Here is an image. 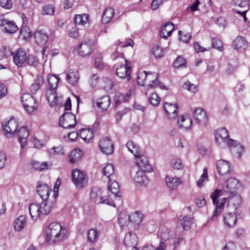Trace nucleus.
<instances>
[{"label":"nucleus","mask_w":250,"mask_h":250,"mask_svg":"<svg viewBox=\"0 0 250 250\" xmlns=\"http://www.w3.org/2000/svg\"><path fill=\"white\" fill-rule=\"evenodd\" d=\"M65 230L62 229L61 225L57 222L50 223L46 229V241L49 244L64 239Z\"/></svg>","instance_id":"nucleus-1"},{"label":"nucleus","mask_w":250,"mask_h":250,"mask_svg":"<svg viewBox=\"0 0 250 250\" xmlns=\"http://www.w3.org/2000/svg\"><path fill=\"white\" fill-rule=\"evenodd\" d=\"M53 205L48 199L42 200L40 204L32 203L29 206V211L32 218L37 220L41 215H48L52 210Z\"/></svg>","instance_id":"nucleus-2"},{"label":"nucleus","mask_w":250,"mask_h":250,"mask_svg":"<svg viewBox=\"0 0 250 250\" xmlns=\"http://www.w3.org/2000/svg\"><path fill=\"white\" fill-rule=\"evenodd\" d=\"M60 79L54 75H48L47 82L49 89L46 92L47 99L51 107L60 104V101L56 93Z\"/></svg>","instance_id":"nucleus-3"},{"label":"nucleus","mask_w":250,"mask_h":250,"mask_svg":"<svg viewBox=\"0 0 250 250\" xmlns=\"http://www.w3.org/2000/svg\"><path fill=\"white\" fill-rule=\"evenodd\" d=\"M76 124V116L71 112H65L60 118L59 125L64 128H74Z\"/></svg>","instance_id":"nucleus-4"},{"label":"nucleus","mask_w":250,"mask_h":250,"mask_svg":"<svg viewBox=\"0 0 250 250\" xmlns=\"http://www.w3.org/2000/svg\"><path fill=\"white\" fill-rule=\"evenodd\" d=\"M228 137L229 135L227 130L225 128H223L218 130L215 133V139L218 145L221 147H224L226 143H228L231 147L232 143L237 144L234 140L228 139Z\"/></svg>","instance_id":"nucleus-5"},{"label":"nucleus","mask_w":250,"mask_h":250,"mask_svg":"<svg viewBox=\"0 0 250 250\" xmlns=\"http://www.w3.org/2000/svg\"><path fill=\"white\" fill-rule=\"evenodd\" d=\"M18 122L14 118H11L5 125H2L4 135L7 137L16 135L18 133Z\"/></svg>","instance_id":"nucleus-6"},{"label":"nucleus","mask_w":250,"mask_h":250,"mask_svg":"<svg viewBox=\"0 0 250 250\" xmlns=\"http://www.w3.org/2000/svg\"><path fill=\"white\" fill-rule=\"evenodd\" d=\"M125 64L117 67L116 74L119 77L125 79L127 81L130 79L131 63L126 59L125 60Z\"/></svg>","instance_id":"nucleus-7"},{"label":"nucleus","mask_w":250,"mask_h":250,"mask_svg":"<svg viewBox=\"0 0 250 250\" xmlns=\"http://www.w3.org/2000/svg\"><path fill=\"white\" fill-rule=\"evenodd\" d=\"M21 102L29 113H32L37 107L33 97L28 93H25L21 97Z\"/></svg>","instance_id":"nucleus-8"},{"label":"nucleus","mask_w":250,"mask_h":250,"mask_svg":"<svg viewBox=\"0 0 250 250\" xmlns=\"http://www.w3.org/2000/svg\"><path fill=\"white\" fill-rule=\"evenodd\" d=\"M72 179L77 187L82 188L87 182L86 174L78 169L73 170Z\"/></svg>","instance_id":"nucleus-9"},{"label":"nucleus","mask_w":250,"mask_h":250,"mask_svg":"<svg viewBox=\"0 0 250 250\" xmlns=\"http://www.w3.org/2000/svg\"><path fill=\"white\" fill-rule=\"evenodd\" d=\"M13 59L14 63L18 67H21L26 63L27 55L25 51L21 48H18L13 54Z\"/></svg>","instance_id":"nucleus-10"},{"label":"nucleus","mask_w":250,"mask_h":250,"mask_svg":"<svg viewBox=\"0 0 250 250\" xmlns=\"http://www.w3.org/2000/svg\"><path fill=\"white\" fill-rule=\"evenodd\" d=\"M99 146L101 151L103 153L109 155L113 152L114 145L109 137L101 139Z\"/></svg>","instance_id":"nucleus-11"},{"label":"nucleus","mask_w":250,"mask_h":250,"mask_svg":"<svg viewBox=\"0 0 250 250\" xmlns=\"http://www.w3.org/2000/svg\"><path fill=\"white\" fill-rule=\"evenodd\" d=\"M217 172L220 175H229L231 173V166L229 161L220 160L216 162Z\"/></svg>","instance_id":"nucleus-12"},{"label":"nucleus","mask_w":250,"mask_h":250,"mask_svg":"<svg viewBox=\"0 0 250 250\" xmlns=\"http://www.w3.org/2000/svg\"><path fill=\"white\" fill-rule=\"evenodd\" d=\"M93 44V41L89 39L82 42L79 46V55L82 57L90 55L92 52Z\"/></svg>","instance_id":"nucleus-13"},{"label":"nucleus","mask_w":250,"mask_h":250,"mask_svg":"<svg viewBox=\"0 0 250 250\" xmlns=\"http://www.w3.org/2000/svg\"><path fill=\"white\" fill-rule=\"evenodd\" d=\"M194 118L198 124L206 125L208 123V117L206 112L201 107H197L193 112Z\"/></svg>","instance_id":"nucleus-14"},{"label":"nucleus","mask_w":250,"mask_h":250,"mask_svg":"<svg viewBox=\"0 0 250 250\" xmlns=\"http://www.w3.org/2000/svg\"><path fill=\"white\" fill-rule=\"evenodd\" d=\"M154 75L156 78L154 80H151V83H149L148 86H152L153 85V83H155V81H157L158 79V74L155 73H152L151 72H146L144 71L138 73L137 77V82L138 84L140 85H144L145 84L144 82L146 80V78H149V77Z\"/></svg>","instance_id":"nucleus-15"},{"label":"nucleus","mask_w":250,"mask_h":250,"mask_svg":"<svg viewBox=\"0 0 250 250\" xmlns=\"http://www.w3.org/2000/svg\"><path fill=\"white\" fill-rule=\"evenodd\" d=\"M36 191L42 199L45 201L46 199H48L52 189L46 184L40 182L37 186Z\"/></svg>","instance_id":"nucleus-16"},{"label":"nucleus","mask_w":250,"mask_h":250,"mask_svg":"<svg viewBox=\"0 0 250 250\" xmlns=\"http://www.w3.org/2000/svg\"><path fill=\"white\" fill-rule=\"evenodd\" d=\"M164 109L169 119H175L178 115V107L176 104L165 103Z\"/></svg>","instance_id":"nucleus-17"},{"label":"nucleus","mask_w":250,"mask_h":250,"mask_svg":"<svg viewBox=\"0 0 250 250\" xmlns=\"http://www.w3.org/2000/svg\"><path fill=\"white\" fill-rule=\"evenodd\" d=\"M137 158V164L140 170L147 171V172H150L152 171V167L148 163V160L145 156H140L139 154Z\"/></svg>","instance_id":"nucleus-18"},{"label":"nucleus","mask_w":250,"mask_h":250,"mask_svg":"<svg viewBox=\"0 0 250 250\" xmlns=\"http://www.w3.org/2000/svg\"><path fill=\"white\" fill-rule=\"evenodd\" d=\"M0 26L4 27L6 33L13 34L18 30L17 25L13 21L3 19L0 23Z\"/></svg>","instance_id":"nucleus-19"},{"label":"nucleus","mask_w":250,"mask_h":250,"mask_svg":"<svg viewBox=\"0 0 250 250\" xmlns=\"http://www.w3.org/2000/svg\"><path fill=\"white\" fill-rule=\"evenodd\" d=\"M238 183L237 179L230 178L225 181L223 184V189L225 192L232 193Z\"/></svg>","instance_id":"nucleus-20"},{"label":"nucleus","mask_w":250,"mask_h":250,"mask_svg":"<svg viewBox=\"0 0 250 250\" xmlns=\"http://www.w3.org/2000/svg\"><path fill=\"white\" fill-rule=\"evenodd\" d=\"M34 38L36 43L40 45H45L48 41L47 34L42 30L36 31Z\"/></svg>","instance_id":"nucleus-21"},{"label":"nucleus","mask_w":250,"mask_h":250,"mask_svg":"<svg viewBox=\"0 0 250 250\" xmlns=\"http://www.w3.org/2000/svg\"><path fill=\"white\" fill-rule=\"evenodd\" d=\"M18 132L19 134V141L21 144V147L23 149L26 145L27 138L29 135V131L26 128V126H22Z\"/></svg>","instance_id":"nucleus-22"},{"label":"nucleus","mask_w":250,"mask_h":250,"mask_svg":"<svg viewBox=\"0 0 250 250\" xmlns=\"http://www.w3.org/2000/svg\"><path fill=\"white\" fill-rule=\"evenodd\" d=\"M137 236L135 233L129 232L125 236L124 243L128 247L135 248L137 242Z\"/></svg>","instance_id":"nucleus-23"},{"label":"nucleus","mask_w":250,"mask_h":250,"mask_svg":"<svg viewBox=\"0 0 250 250\" xmlns=\"http://www.w3.org/2000/svg\"><path fill=\"white\" fill-rule=\"evenodd\" d=\"M80 78L78 71L76 70L70 69L66 76L67 82L71 85L76 84Z\"/></svg>","instance_id":"nucleus-24"},{"label":"nucleus","mask_w":250,"mask_h":250,"mask_svg":"<svg viewBox=\"0 0 250 250\" xmlns=\"http://www.w3.org/2000/svg\"><path fill=\"white\" fill-rule=\"evenodd\" d=\"M80 136L86 143H89L94 137L93 131L92 128H82L79 131Z\"/></svg>","instance_id":"nucleus-25"},{"label":"nucleus","mask_w":250,"mask_h":250,"mask_svg":"<svg viewBox=\"0 0 250 250\" xmlns=\"http://www.w3.org/2000/svg\"><path fill=\"white\" fill-rule=\"evenodd\" d=\"M223 220L226 225L229 227H232L237 222L236 214L232 213H226L223 216Z\"/></svg>","instance_id":"nucleus-26"},{"label":"nucleus","mask_w":250,"mask_h":250,"mask_svg":"<svg viewBox=\"0 0 250 250\" xmlns=\"http://www.w3.org/2000/svg\"><path fill=\"white\" fill-rule=\"evenodd\" d=\"M237 144L232 143V147L230 146L228 143H226L225 145H227L230 148L231 152L234 155L237 156L238 157H240L241 153L244 150V147L237 141L234 140Z\"/></svg>","instance_id":"nucleus-27"},{"label":"nucleus","mask_w":250,"mask_h":250,"mask_svg":"<svg viewBox=\"0 0 250 250\" xmlns=\"http://www.w3.org/2000/svg\"><path fill=\"white\" fill-rule=\"evenodd\" d=\"M177 124L180 127L188 129L192 125V120L187 115H183L178 119Z\"/></svg>","instance_id":"nucleus-28"},{"label":"nucleus","mask_w":250,"mask_h":250,"mask_svg":"<svg viewBox=\"0 0 250 250\" xmlns=\"http://www.w3.org/2000/svg\"><path fill=\"white\" fill-rule=\"evenodd\" d=\"M233 45L237 50H244L247 47V43L244 38L237 37L233 41Z\"/></svg>","instance_id":"nucleus-29"},{"label":"nucleus","mask_w":250,"mask_h":250,"mask_svg":"<svg viewBox=\"0 0 250 250\" xmlns=\"http://www.w3.org/2000/svg\"><path fill=\"white\" fill-rule=\"evenodd\" d=\"M26 224V217L24 215L20 216L15 221L14 228L16 231L21 230Z\"/></svg>","instance_id":"nucleus-30"},{"label":"nucleus","mask_w":250,"mask_h":250,"mask_svg":"<svg viewBox=\"0 0 250 250\" xmlns=\"http://www.w3.org/2000/svg\"><path fill=\"white\" fill-rule=\"evenodd\" d=\"M114 14V10L112 8H106L103 12L102 21L104 24L108 23L112 19Z\"/></svg>","instance_id":"nucleus-31"},{"label":"nucleus","mask_w":250,"mask_h":250,"mask_svg":"<svg viewBox=\"0 0 250 250\" xmlns=\"http://www.w3.org/2000/svg\"><path fill=\"white\" fill-rule=\"evenodd\" d=\"M96 105L103 110H106L110 105V99L108 96H104L96 102Z\"/></svg>","instance_id":"nucleus-32"},{"label":"nucleus","mask_w":250,"mask_h":250,"mask_svg":"<svg viewBox=\"0 0 250 250\" xmlns=\"http://www.w3.org/2000/svg\"><path fill=\"white\" fill-rule=\"evenodd\" d=\"M74 21L77 25H82L85 26L88 23V16L85 14L76 15L75 16Z\"/></svg>","instance_id":"nucleus-33"},{"label":"nucleus","mask_w":250,"mask_h":250,"mask_svg":"<svg viewBox=\"0 0 250 250\" xmlns=\"http://www.w3.org/2000/svg\"><path fill=\"white\" fill-rule=\"evenodd\" d=\"M109 181L108 184V190L111 192V193L114 194L116 197H120V195L119 194L120 193L119 192V186L118 183L115 181H112L109 178Z\"/></svg>","instance_id":"nucleus-34"},{"label":"nucleus","mask_w":250,"mask_h":250,"mask_svg":"<svg viewBox=\"0 0 250 250\" xmlns=\"http://www.w3.org/2000/svg\"><path fill=\"white\" fill-rule=\"evenodd\" d=\"M83 155L82 152L79 149H73L69 156V162L71 164L75 163L79 161Z\"/></svg>","instance_id":"nucleus-35"},{"label":"nucleus","mask_w":250,"mask_h":250,"mask_svg":"<svg viewBox=\"0 0 250 250\" xmlns=\"http://www.w3.org/2000/svg\"><path fill=\"white\" fill-rule=\"evenodd\" d=\"M145 172H147V171L142 170H138L134 177L135 182L139 184H143L146 182L147 178Z\"/></svg>","instance_id":"nucleus-36"},{"label":"nucleus","mask_w":250,"mask_h":250,"mask_svg":"<svg viewBox=\"0 0 250 250\" xmlns=\"http://www.w3.org/2000/svg\"><path fill=\"white\" fill-rule=\"evenodd\" d=\"M166 182L167 186L171 189H174L180 184L179 179L177 177L167 176Z\"/></svg>","instance_id":"nucleus-37"},{"label":"nucleus","mask_w":250,"mask_h":250,"mask_svg":"<svg viewBox=\"0 0 250 250\" xmlns=\"http://www.w3.org/2000/svg\"><path fill=\"white\" fill-rule=\"evenodd\" d=\"M126 146L128 151L131 152L135 157L137 158L139 154V147L132 141H129L126 144Z\"/></svg>","instance_id":"nucleus-38"},{"label":"nucleus","mask_w":250,"mask_h":250,"mask_svg":"<svg viewBox=\"0 0 250 250\" xmlns=\"http://www.w3.org/2000/svg\"><path fill=\"white\" fill-rule=\"evenodd\" d=\"M102 196L101 190L97 188H92L90 198L94 202H99Z\"/></svg>","instance_id":"nucleus-39"},{"label":"nucleus","mask_w":250,"mask_h":250,"mask_svg":"<svg viewBox=\"0 0 250 250\" xmlns=\"http://www.w3.org/2000/svg\"><path fill=\"white\" fill-rule=\"evenodd\" d=\"M43 83V80L41 76H37L36 82L33 83L30 87V90L32 93H36L39 89Z\"/></svg>","instance_id":"nucleus-40"},{"label":"nucleus","mask_w":250,"mask_h":250,"mask_svg":"<svg viewBox=\"0 0 250 250\" xmlns=\"http://www.w3.org/2000/svg\"><path fill=\"white\" fill-rule=\"evenodd\" d=\"M32 33L29 27L26 25L22 26L20 31V37H22L23 40H26L30 39Z\"/></svg>","instance_id":"nucleus-41"},{"label":"nucleus","mask_w":250,"mask_h":250,"mask_svg":"<svg viewBox=\"0 0 250 250\" xmlns=\"http://www.w3.org/2000/svg\"><path fill=\"white\" fill-rule=\"evenodd\" d=\"M99 237V233L97 230L91 229L87 232V240L89 242L94 243Z\"/></svg>","instance_id":"nucleus-42"},{"label":"nucleus","mask_w":250,"mask_h":250,"mask_svg":"<svg viewBox=\"0 0 250 250\" xmlns=\"http://www.w3.org/2000/svg\"><path fill=\"white\" fill-rule=\"evenodd\" d=\"M193 218L189 216H184L181 220V225L185 230H188L193 223Z\"/></svg>","instance_id":"nucleus-43"},{"label":"nucleus","mask_w":250,"mask_h":250,"mask_svg":"<svg viewBox=\"0 0 250 250\" xmlns=\"http://www.w3.org/2000/svg\"><path fill=\"white\" fill-rule=\"evenodd\" d=\"M233 2L234 4L238 6L241 10L249 9V0H233Z\"/></svg>","instance_id":"nucleus-44"},{"label":"nucleus","mask_w":250,"mask_h":250,"mask_svg":"<svg viewBox=\"0 0 250 250\" xmlns=\"http://www.w3.org/2000/svg\"><path fill=\"white\" fill-rule=\"evenodd\" d=\"M26 63L29 66L37 67L39 64V62L37 58L32 54L27 56Z\"/></svg>","instance_id":"nucleus-45"},{"label":"nucleus","mask_w":250,"mask_h":250,"mask_svg":"<svg viewBox=\"0 0 250 250\" xmlns=\"http://www.w3.org/2000/svg\"><path fill=\"white\" fill-rule=\"evenodd\" d=\"M55 12V7L51 4L45 5L42 7V14L43 15H53Z\"/></svg>","instance_id":"nucleus-46"},{"label":"nucleus","mask_w":250,"mask_h":250,"mask_svg":"<svg viewBox=\"0 0 250 250\" xmlns=\"http://www.w3.org/2000/svg\"><path fill=\"white\" fill-rule=\"evenodd\" d=\"M127 220L129 222L136 224L140 223L142 221L141 218L137 212L131 214L130 215H128Z\"/></svg>","instance_id":"nucleus-47"},{"label":"nucleus","mask_w":250,"mask_h":250,"mask_svg":"<svg viewBox=\"0 0 250 250\" xmlns=\"http://www.w3.org/2000/svg\"><path fill=\"white\" fill-rule=\"evenodd\" d=\"M114 171V167L111 164H107L103 168L104 174L108 178L113 174Z\"/></svg>","instance_id":"nucleus-48"},{"label":"nucleus","mask_w":250,"mask_h":250,"mask_svg":"<svg viewBox=\"0 0 250 250\" xmlns=\"http://www.w3.org/2000/svg\"><path fill=\"white\" fill-rule=\"evenodd\" d=\"M33 167L39 171H42L47 168L48 165L47 162L40 163L39 162H34L32 163Z\"/></svg>","instance_id":"nucleus-49"},{"label":"nucleus","mask_w":250,"mask_h":250,"mask_svg":"<svg viewBox=\"0 0 250 250\" xmlns=\"http://www.w3.org/2000/svg\"><path fill=\"white\" fill-rule=\"evenodd\" d=\"M167 27V29H168L169 30L167 31L166 34H165V36H163L162 38L164 39H167V37L171 36L173 31L174 29V24L171 22H167V23L163 25V29H165Z\"/></svg>","instance_id":"nucleus-50"},{"label":"nucleus","mask_w":250,"mask_h":250,"mask_svg":"<svg viewBox=\"0 0 250 250\" xmlns=\"http://www.w3.org/2000/svg\"><path fill=\"white\" fill-rule=\"evenodd\" d=\"M186 61L183 57L178 56L173 62V66L175 68H179L184 66Z\"/></svg>","instance_id":"nucleus-51"},{"label":"nucleus","mask_w":250,"mask_h":250,"mask_svg":"<svg viewBox=\"0 0 250 250\" xmlns=\"http://www.w3.org/2000/svg\"><path fill=\"white\" fill-rule=\"evenodd\" d=\"M208 180V171L207 168L204 167L203 169V172L200 177V179L197 181V185L198 187H201L202 186V184L204 181H207Z\"/></svg>","instance_id":"nucleus-52"},{"label":"nucleus","mask_w":250,"mask_h":250,"mask_svg":"<svg viewBox=\"0 0 250 250\" xmlns=\"http://www.w3.org/2000/svg\"><path fill=\"white\" fill-rule=\"evenodd\" d=\"M211 46L212 48H216L219 51H222L223 48L222 42L216 38L212 39Z\"/></svg>","instance_id":"nucleus-53"},{"label":"nucleus","mask_w":250,"mask_h":250,"mask_svg":"<svg viewBox=\"0 0 250 250\" xmlns=\"http://www.w3.org/2000/svg\"><path fill=\"white\" fill-rule=\"evenodd\" d=\"M184 89H187L188 91L195 93L197 90V86L193 83H191L189 81L186 82L183 85Z\"/></svg>","instance_id":"nucleus-54"},{"label":"nucleus","mask_w":250,"mask_h":250,"mask_svg":"<svg viewBox=\"0 0 250 250\" xmlns=\"http://www.w3.org/2000/svg\"><path fill=\"white\" fill-rule=\"evenodd\" d=\"M149 100L150 104L153 106L157 105L160 102V98L158 96L157 94L154 93L150 95Z\"/></svg>","instance_id":"nucleus-55"},{"label":"nucleus","mask_w":250,"mask_h":250,"mask_svg":"<svg viewBox=\"0 0 250 250\" xmlns=\"http://www.w3.org/2000/svg\"><path fill=\"white\" fill-rule=\"evenodd\" d=\"M170 230L169 229L167 228H164L162 229L161 231L160 232V236L163 240L166 241L167 240L170 235Z\"/></svg>","instance_id":"nucleus-56"},{"label":"nucleus","mask_w":250,"mask_h":250,"mask_svg":"<svg viewBox=\"0 0 250 250\" xmlns=\"http://www.w3.org/2000/svg\"><path fill=\"white\" fill-rule=\"evenodd\" d=\"M170 165L173 168L176 169H180L183 167L181 160L177 158L172 159Z\"/></svg>","instance_id":"nucleus-57"},{"label":"nucleus","mask_w":250,"mask_h":250,"mask_svg":"<svg viewBox=\"0 0 250 250\" xmlns=\"http://www.w3.org/2000/svg\"><path fill=\"white\" fill-rule=\"evenodd\" d=\"M165 247V244L163 242H161L159 246L157 247L156 249L152 245H148L146 247H144L143 250H164Z\"/></svg>","instance_id":"nucleus-58"},{"label":"nucleus","mask_w":250,"mask_h":250,"mask_svg":"<svg viewBox=\"0 0 250 250\" xmlns=\"http://www.w3.org/2000/svg\"><path fill=\"white\" fill-rule=\"evenodd\" d=\"M152 53L155 58H160L162 57L164 54L163 49L160 48L159 46L153 47Z\"/></svg>","instance_id":"nucleus-59"},{"label":"nucleus","mask_w":250,"mask_h":250,"mask_svg":"<svg viewBox=\"0 0 250 250\" xmlns=\"http://www.w3.org/2000/svg\"><path fill=\"white\" fill-rule=\"evenodd\" d=\"M104 204L109 206H114L113 201L109 198V196H102L98 204Z\"/></svg>","instance_id":"nucleus-60"},{"label":"nucleus","mask_w":250,"mask_h":250,"mask_svg":"<svg viewBox=\"0 0 250 250\" xmlns=\"http://www.w3.org/2000/svg\"><path fill=\"white\" fill-rule=\"evenodd\" d=\"M0 5L2 8L10 10L12 8L13 2L11 0H0Z\"/></svg>","instance_id":"nucleus-61"},{"label":"nucleus","mask_w":250,"mask_h":250,"mask_svg":"<svg viewBox=\"0 0 250 250\" xmlns=\"http://www.w3.org/2000/svg\"><path fill=\"white\" fill-rule=\"evenodd\" d=\"M6 161L7 156L6 154L4 152L0 151V169L4 167Z\"/></svg>","instance_id":"nucleus-62"},{"label":"nucleus","mask_w":250,"mask_h":250,"mask_svg":"<svg viewBox=\"0 0 250 250\" xmlns=\"http://www.w3.org/2000/svg\"><path fill=\"white\" fill-rule=\"evenodd\" d=\"M69 36L71 38H76L79 36V30L77 27H72L68 32Z\"/></svg>","instance_id":"nucleus-63"},{"label":"nucleus","mask_w":250,"mask_h":250,"mask_svg":"<svg viewBox=\"0 0 250 250\" xmlns=\"http://www.w3.org/2000/svg\"><path fill=\"white\" fill-rule=\"evenodd\" d=\"M196 204L199 208H201L205 206L206 204V201L204 197L199 196L197 197L196 199Z\"/></svg>","instance_id":"nucleus-64"}]
</instances>
